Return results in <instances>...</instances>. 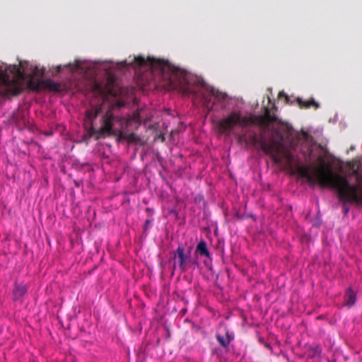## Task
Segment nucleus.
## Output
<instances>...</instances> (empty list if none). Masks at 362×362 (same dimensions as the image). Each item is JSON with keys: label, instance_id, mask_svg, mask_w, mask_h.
<instances>
[{"label": "nucleus", "instance_id": "obj_1", "mask_svg": "<svg viewBox=\"0 0 362 362\" xmlns=\"http://www.w3.org/2000/svg\"><path fill=\"white\" fill-rule=\"evenodd\" d=\"M317 161L318 166L300 168V175L310 183H318L322 187L335 190L339 199L343 202L362 205V182L350 184L346 176L334 173L322 156H318Z\"/></svg>", "mask_w": 362, "mask_h": 362}, {"label": "nucleus", "instance_id": "obj_2", "mask_svg": "<svg viewBox=\"0 0 362 362\" xmlns=\"http://www.w3.org/2000/svg\"><path fill=\"white\" fill-rule=\"evenodd\" d=\"M134 62L139 66L148 64L153 69H158L164 79L165 86L169 89H180L185 94H196L189 85L188 74L184 69L171 64L168 61L156 59L153 57L145 59L141 56L134 57Z\"/></svg>", "mask_w": 362, "mask_h": 362}, {"label": "nucleus", "instance_id": "obj_3", "mask_svg": "<svg viewBox=\"0 0 362 362\" xmlns=\"http://www.w3.org/2000/svg\"><path fill=\"white\" fill-rule=\"evenodd\" d=\"M103 105L93 106L86 111V121L90 123L88 129L89 137L95 136V139L110 136H120L121 129L124 123L123 117L115 116L111 109L107 110L101 117V127L95 129L93 127V121L101 113Z\"/></svg>", "mask_w": 362, "mask_h": 362}, {"label": "nucleus", "instance_id": "obj_4", "mask_svg": "<svg viewBox=\"0 0 362 362\" xmlns=\"http://www.w3.org/2000/svg\"><path fill=\"white\" fill-rule=\"evenodd\" d=\"M25 75L18 65L0 64V95H18L24 88Z\"/></svg>", "mask_w": 362, "mask_h": 362}, {"label": "nucleus", "instance_id": "obj_5", "mask_svg": "<svg viewBox=\"0 0 362 362\" xmlns=\"http://www.w3.org/2000/svg\"><path fill=\"white\" fill-rule=\"evenodd\" d=\"M279 139H272L267 141L265 139L264 133H261L259 136L254 131H249L247 134H243L239 136L238 140L244 142L246 145L253 146H259V148L266 154L269 155L274 163L281 162V153L283 148L284 136L276 132Z\"/></svg>", "mask_w": 362, "mask_h": 362}, {"label": "nucleus", "instance_id": "obj_6", "mask_svg": "<svg viewBox=\"0 0 362 362\" xmlns=\"http://www.w3.org/2000/svg\"><path fill=\"white\" fill-rule=\"evenodd\" d=\"M272 122H276L282 126L283 131L285 132L287 139L292 136L293 129L292 127L287 124L282 122L275 115H272L268 107H264V114L263 115H252L250 117H241L240 113V124L243 127L248 124L257 125L263 129L264 131L269 127Z\"/></svg>", "mask_w": 362, "mask_h": 362}, {"label": "nucleus", "instance_id": "obj_7", "mask_svg": "<svg viewBox=\"0 0 362 362\" xmlns=\"http://www.w3.org/2000/svg\"><path fill=\"white\" fill-rule=\"evenodd\" d=\"M173 270L177 268L180 270L181 272H185L189 269L193 268L198 264L196 261H193L190 258L189 254L185 253V250L183 245H180L175 251L173 252Z\"/></svg>", "mask_w": 362, "mask_h": 362}, {"label": "nucleus", "instance_id": "obj_8", "mask_svg": "<svg viewBox=\"0 0 362 362\" xmlns=\"http://www.w3.org/2000/svg\"><path fill=\"white\" fill-rule=\"evenodd\" d=\"M28 88L33 91H39L41 89H46L49 91H61V85L59 83L54 82L51 79L35 78L34 76H30L26 81Z\"/></svg>", "mask_w": 362, "mask_h": 362}, {"label": "nucleus", "instance_id": "obj_9", "mask_svg": "<svg viewBox=\"0 0 362 362\" xmlns=\"http://www.w3.org/2000/svg\"><path fill=\"white\" fill-rule=\"evenodd\" d=\"M114 81L112 78H108L105 84L94 82L93 91L95 95L101 96L105 99L108 95H115L116 93L113 89Z\"/></svg>", "mask_w": 362, "mask_h": 362}, {"label": "nucleus", "instance_id": "obj_10", "mask_svg": "<svg viewBox=\"0 0 362 362\" xmlns=\"http://www.w3.org/2000/svg\"><path fill=\"white\" fill-rule=\"evenodd\" d=\"M239 124L240 112L233 111L218 122V127L222 132H227Z\"/></svg>", "mask_w": 362, "mask_h": 362}, {"label": "nucleus", "instance_id": "obj_11", "mask_svg": "<svg viewBox=\"0 0 362 362\" xmlns=\"http://www.w3.org/2000/svg\"><path fill=\"white\" fill-rule=\"evenodd\" d=\"M209 93L207 94H202V99L206 104V106L208 107L209 103L211 100V97H214L218 100H223L226 98V95L225 93L219 92L218 90L214 89V88H210L208 89Z\"/></svg>", "mask_w": 362, "mask_h": 362}, {"label": "nucleus", "instance_id": "obj_12", "mask_svg": "<svg viewBox=\"0 0 362 362\" xmlns=\"http://www.w3.org/2000/svg\"><path fill=\"white\" fill-rule=\"evenodd\" d=\"M216 338L219 344L223 348H228L231 341L233 339V336L229 333L228 329H226L224 334H216Z\"/></svg>", "mask_w": 362, "mask_h": 362}, {"label": "nucleus", "instance_id": "obj_13", "mask_svg": "<svg viewBox=\"0 0 362 362\" xmlns=\"http://www.w3.org/2000/svg\"><path fill=\"white\" fill-rule=\"evenodd\" d=\"M195 252L200 256L211 258V254L207 248L206 243L203 240L197 244Z\"/></svg>", "mask_w": 362, "mask_h": 362}, {"label": "nucleus", "instance_id": "obj_14", "mask_svg": "<svg viewBox=\"0 0 362 362\" xmlns=\"http://www.w3.org/2000/svg\"><path fill=\"white\" fill-rule=\"evenodd\" d=\"M297 102L300 108L308 109L311 107H313L316 110L320 107L319 104L317 102H315L313 98H310V100H303L301 98H298Z\"/></svg>", "mask_w": 362, "mask_h": 362}, {"label": "nucleus", "instance_id": "obj_15", "mask_svg": "<svg viewBox=\"0 0 362 362\" xmlns=\"http://www.w3.org/2000/svg\"><path fill=\"white\" fill-rule=\"evenodd\" d=\"M345 302L347 305L351 307L356 302V293L351 288H349L344 296Z\"/></svg>", "mask_w": 362, "mask_h": 362}, {"label": "nucleus", "instance_id": "obj_16", "mask_svg": "<svg viewBox=\"0 0 362 362\" xmlns=\"http://www.w3.org/2000/svg\"><path fill=\"white\" fill-rule=\"evenodd\" d=\"M27 292V288L24 285H16L13 291L14 295L17 298L22 297Z\"/></svg>", "mask_w": 362, "mask_h": 362}, {"label": "nucleus", "instance_id": "obj_17", "mask_svg": "<svg viewBox=\"0 0 362 362\" xmlns=\"http://www.w3.org/2000/svg\"><path fill=\"white\" fill-rule=\"evenodd\" d=\"M310 351H312L313 356H319L321 353V349L318 346L312 348Z\"/></svg>", "mask_w": 362, "mask_h": 362}, {"label": "nucleus", "instance_id": "obj_18", "mask_svg": "<svg viewBox=\"0 0 362 362\" xmlns=\"http://www.w3.org/2000/svg\"><path fill=\"white\" fill-rule=\"evenodd\" d=\"M64 67H69L71 70V71H74L77 70L79 68V65L78 64L72 65L71 64H67L64 65Z\"/></svg>", "mask_w": 362, "mask_h": 362}, {"label": "nucleus", "instance_id": "obj_19", "mask_svg": "<svg viewBox=\"0 0 362 362\" xmlns=\"http://www.w3.org/2000/svg\"><path fill=\"white\" fill-rule=\"evenodd\" d=\"M284 156L289 161H291L293 158V155L288 151L284 152Z\"/></svg>", "mask_w": 362, "mask_h": 362}, {"label": "nucleus", "instance_id": "obj_20", "mask_svg": "<svg viewBox=\"0 0 362 362\" xmlns=\"http://www.w3.org/2000/svg\"><path fill=\"white\" fill-rule=\"evenodd\" d=\"M279 98H284L286 103L288 101V95L283 91L279 92Z\"/></svg>", "mask_w": 362, "mask_h": 362}, {"label": "nucleus", "instance_id": "obj_21", "mask_svg": "<svg viewBox=\"0 0 362 362\" xmlns=\"http://www.w3.org/2000/svg\"><path fill=\"white\" fill-rule=\"evenodd\" d=\"M62 65H58L56 67V73L57 74L59 73L62 71Z\"/></svg>", "mask_w": 362, "mask_h": 362}, {"label": "nucleus", "instance_id": "obj_22", "mask_svg": "<svg viewBox=\"0 0 362 362\" xmlns=\"http://www.w3.org/2000/svg\"><path fill=\"white\" fill-rule=\"evenodd\" d=\"M135 137H136V135L134 134H131L129 136V139H131V140H134Z\"/></svg>", "mask_w": 362, "mask_h": 362}, {"label": "nucleus", "instance_id": "obj_23", "mask_svg": "<svg viewBox=\"0 0 362 362\" xmlns=\"http://www.w3.org/2000/svg\"><path fill=\"white\" fill-rule=\"evenodd\" d=\"M343 211H344V213L346 214H347V213H348V211H349V209H348L347 207H346L345 206H344V207H343Z\"/></svg>", "mask_w": 362, "mask_h": 362}, {"label": "nucleus", "instance_id": "obj_24", "mask_svg": "<svg viewBox=\"0 0 362 362\" xmlns=\"http://www.w3.org/2000/svg\"><path fill=\"white\" fill-rule=\"evenodd\" d=\"M151 223L150 220H146L145 222V228H146Z\"/></svg>", "mask_w": 362, "mask_h": 362}, {"label": "nucleus", "instance_id": "obj_25", "mask_svg": "<svg viewBox=\"0 0 362 362\" xmlns=\"http://www.w3.org/2000/svg\"><path fill=\"white\" fill-rule=\"evenodd\" d=\"M37 71H38V70H37V69L36 68V69H35V71H34V73H33V75L37 74Z\"/></svg>", "mask_w": 362, "mask_h": 362}]
</instances>
